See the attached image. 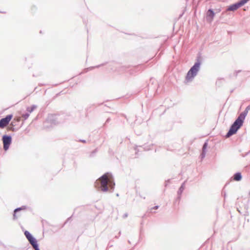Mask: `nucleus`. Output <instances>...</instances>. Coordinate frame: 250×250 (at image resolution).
Here are the masks:
<instances>
[{
	"label": "nucleus",
	"mask_w": 250,
	"mask_h": 250,
	"mask_svg": "<svg viewBox=\"0 0 250 250\" xmlns=\"http://www.w3.org/2000/svg\"><path fill=\"white\" fill-rule=\"evenodd\" d=\"M21 210V208H17V209H16L15 210V211H14V215H13V216H14V218H17V217L16 216V213H17V212L18 211H19V210Z\"/></svg>",
	"instance_id": "9b49d317"
},
{
	"label": "nucleus",
	"mask_w": 250,
	"mask_h": 250,
	"mask_svg": "<svg viewBox=\"0 0 250 250\" xmlns=\"http://www.w3.org/2000/svg\"><path fill=\"white\" fill-rule=\"evenodd\" d=\"M2 142L3 144V149L6 151L9 147L12 142V138L10 136L4 135L2 137Z\"/></svg>",
	"instance_id": "20e7f679"
},
{
	"label": "nucleus",
	"mask_w": 250,
	"mask_h": 250,
	"mask_svg": "<svg viewBox=\"0 0 250 250\" xmlns=\"http://www.w3.org/2000/svg\"><path fill=\"white\" fill-rule=\"evenodd\" d=\"M200 66V63L197 62L188 71L186 77V80L187 82H191L193 80L199 71Z\"/></svg>",
	"instance_id": "7ed1b4c3"
},
{
	"label": "nucleus",
	"mask_w": 250,
	"mask_h": 250,
	"mask_svg": "<svg viewBox=\"0 0 250 250\" xmlns=\"http://www.w3.org/2000/svg\"><path fill=\"white\" fill-rule=\"evenodd\" d=\"M248 0L249 1V0Z\"/></svg>",
	"instance_id": "2eb2a0df"
},
{
	"label": "nucleus",
	"mask_w": 250,
	"mask_h": 250,
	"mask_svg": "<svg viewBox=\"0 0 250 250\" xmlns=\"http://www.w3.org/2000/svg\"><path fill=\"white\" fill-rule=\"evenodd\" d=\"M28 241L35 250H39L38 245L37 244V242L33 237L32 238V239L29 240Z\"/></svg>",
	"instance_id": "0eeeda50"
},
{
	"label": "nucleus",
	"mask_w": 250,
	"mask_h": 250,
	"mask_svg": "<svg viewBox=\"0 0 250 250\" xmlns=\"http://www.w3.org/2000/svg\"><path fill=\"white\" fill-rule=\"evenodd\" d=\"M24 235H25L28 240L32 239V238L33 237L32 235L27 230L25 231Z\"/></svg>",
	"instance_id": "1a4fd4ad"
},
{
	"label": "nucleus",
	"mask_w": 250,
	"mask_h": 250,
	"mask_svg": "<svg viewBox=\"0 0 250 250\" xmlns=\"http://www.w3.org/2000/svg\"><path fill=\"white\" fill-rule=\"evenodd\" d=\"M241 6L240 4L239 3V2H238L237 3L230 5L227 9V10L233 11L236 10L237 9H238Z\"/></svg>",
	"instance_id": "423d86ee"
},
{
	"label": "nucleus",
	"mask_w": 250,
	"mask_h": 250,
	"mask_svg": "<svg viewBox=\"0 0 250 250\" xmlns=\"http://www.w3.org/2000/svg\"><path fill=\"white\" fill-rule=\"evenodd\" d=\"M28 116H29L28 114H23L21 117V118H22V120H25L28 118Z\"/></svg>",
	"instance_id": "ddd939ff"
},
{
	"label": "nucleus",
	"mask_w": 250,
	"mask_h": 250,
	"mask_svg": "<svg viewBox=\"0 0 250 250\" xmlns=\"http://www.w3.org/2000/svg\"><path fill=\"white\" fill-rule=\"evenodd\" d=\"M158 206H155V207H154L153 208H150V211H152L153 209H158Z\"/></svg>",
	"instance_id": "4468645a"
},
{
	"label": "nucleus",
	"mask_w": 250,
	"mask_h": 250,
	"mask_svg": "<svg viewBox=\"0 0 250 250\" xmlns=\"http://www.w3.org/2000/svg\"><path fill=\"white\" fill-rule=\"evenodd\" d=\"M12 118L11 115H8L5 118L0 120V128H3L6 126L10 121Z\"/></svg>",
	"instance_id": "39448f33"
},
{
	"label": "nucleus",
	"mask_w": 250,
	"mask_h": 250,
	"mask_svg": "<svg viewBox=\"0 0 250 250\" xmlns=\"http://www.w3.org/2000/svg\"><path fill=\"white\" fill-rule=\"evenodd\" d=\"M248 1V0H241L239 2L241 6H242L244 4H245Z\"/></svg>",
	"instance_id": "f8f14e48"
},
{
	"label": "nucleus",
	"mask_w": 250,
	"mask_h": 250,
	"mask_svg": "<svg viewBox=\"0 0 250 250\" xmlns=\"http://www.w3.org/2000/svg\"><path fill=\"white\" fill-rule=\"evenodd\" d=\"M207 14H208V16L210 17L211 19H212L213 18L214 16V13L213 11L211 9H209L208 10Z\"/></svg>",
	"instance_id": "9d476101"
},
{
	"label": "nucleus",
	"mask_w": 250,
	"mask_h": 250,
	"mask_svg": "<svg viewBox=\"0 0 250 250\" xmlns=\"http://www.w3.org/2000/svg\"><path fill=\"white\" fill-rule=\"evenodd\" d=\"M100 184V188L103 191H107L109 188L113 189L115 185L112 175L108 173H105L95 183V187Z\"/></svg>",
	"instance_id": "f257e3e1"
},
{
	"label": "nucleus",
	"mask_w": 250,
	"mask_h": 250,
	"mask_svg": "<svg viewBox=\"0 0 250 250\" xmlns=\"http://www.w3.org/2000/svg\"><path fill=\"white\" fill-rule=\"evenodd\" d=\"M241 179V175L240 173H237L234 175V180L235 181H239Z\"/></svg>",
	"instance_id": "6e6552de"
},
{
	"label": "nucleus",
	"mask_w": 250,
	"mask_h": 250,
	"mask_svg": "<svg viewBox=\"0 0 250 250\" xmlns=\"http://www.w3.org/2000/svg\"><path fill=\"white\" fill-rule=\"evenodd\" d=\"M247 114V111L240 114L238 118L236 120L233 125H231L229 130L227 134V137H229L230 136L235 134L237 131L241 127L244 122V120Z\"/></svg>",
	"instance_id": "f03ea898"
}]
</instances>
